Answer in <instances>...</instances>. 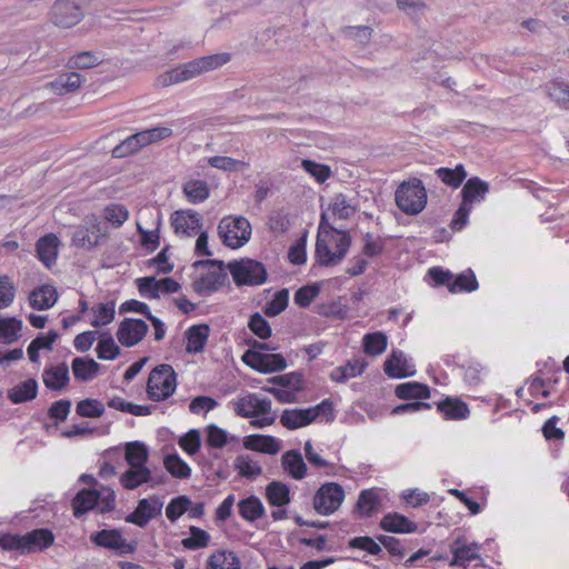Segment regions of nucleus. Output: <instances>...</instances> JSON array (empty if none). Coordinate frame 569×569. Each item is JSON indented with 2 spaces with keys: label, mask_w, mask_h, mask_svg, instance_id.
I'll use <instances>...</instances> for the list:
<instances>
[{
  "label": "nucleus",
  "mask_w": 569,
  "mask_h": 569,
  "mask_svg": "<svg viewBox=\"0 0 569 569\" xmlns=\"http://www.w3.org/2000/svg\"><path fill=\"white\" fill-rule=\"evenodd\" d=\"M351 246V236L346 230L330 226L326 213L321 214L316 242V259L320 266L339 264Z\"/></svg>",
  "instance_id": "f257e3e1"
},
{
  "label": "nucleus",
  "mask_w": 569,
  "mask_h": 569,
  "mask_svg": "<svg viewBox=\"0 0 569 569\" xmlns=\"http://www.w3.org/2000/svg\"><path fill=\"white\" fill-rule=\"evenodd\" d=\"M230 61V54L227 52L201 57L192 61L179 64L178 67L162 73L158 78V83L162 87H169L176 83L191 80L204 72L216 70Z\"/></svg>",
  "instance_id": "f03ea898"
},
{
  "label": "nucleus",
  "mask_w": 569,
  "mask_h": 569,
  "mask_svg": "<svg viewBox=\"0 0 569 569\" xmlns=\"http://www.w3.org/2000/svg\"><path fill=\"white\" fill-rule=\"evenodd\" d=\"M264 350L274 351L277 347L254 341L252 348L243 353L242 361L250 368L263 373L281 371L287 368V361L282 355L267 353Z\"/></svg>",
  "instance_id": "7ed1b4c3"
},
{
  "label": "nucleus",
  "mask_w": 569,
  "mask_h": 569,
  "mask_svg": "<svg viewBox=\"0 0 569 569\" xmlns=\"http://www.w3.org/2000/svg\"><path fill=\"white\" fill-rule=\"evenodd\" d=\"M397 207L406 214H418L427 204V191L422 181L411 178L399 184L395 193Z\"/></svg>",
  "instance_id": "20e7f679"
},
{
  "label": "nucleus",
  "mask_w": 569,
  "mask_h": 569,
  "mask_svg": "<svg viewBox=\"0 0 569 569\" xmlns=\"http://www.w3.org/2000/svg\"><path fill=\"white\" fill-rule=\"evenodd\" d=\"M218 233L222 243L237 249L244 246L251 237V224L242 216H228L220 220Z\"/></svg>",
  "instance_id": "39448f33"
},
{
  "label": "nucleus",
  "mask_w": 569,
  "mask_h": 569,
  "mask_svg": "<svg viewBox=\"0 0 569 569\" xmlns=\"http://www.w3.org/2000/svg\"><path fill=\"white\" fill-rule=\"evenodd\" d=\"M177 376L170 365L157 366L149 375L147 393L153 401H161L173 395Z\"/></svg>",
  "instance_id": "423d86ee"
},
{
  "label": "nucleus",
  "mask_w": 569,
  "mask_h": 569,
  "mask_svg": "<svg viewBox=\"0 0 569 569\" xmlns=\"http://www.w3.org/2000/svg\"><path fill=\"white\" fill-rule=\"evenodd\" d=\"M228 269L238 287L260 286L267 280L264 266L252 259L229 262Z\"/></svg>",
  "instance_id": "0eeeda50"
},
{
  "label": "nucleus",
  "mask_w": 569,
  "mask_h": 569,
  "mask_svg": "<svg viewBox=\"0 0 569 569\" xmlns=\"http://www.w3.org/2000/svg\"><path fill=\"white\" fill-rule=\"evenodd\" d=\"M196 267H208V271L201 274L194 282L193 289L201 296H208L219 290L227 280V272L222 261L201 260L194 263Z\"/></svg>",
  "instance_id": "6e6552de"
},
{
  "label": "nucleus",
  "mask_w": 569,
  "mask_h": 569,
  "mask_svg": "<svg viewBox=\"0 0 569 569\" xmlns=\"http://www.w3.org/2000/svg\"><path fill=\"white\" fill-rule=\"evenodd\" d=\"M327 411H332V406L328 400L307 409H286L280 417V422L287 429L293 430L311 423Z\"/></svg>",
  "instance_id": "1a4fd4ad"
},
{
  "label": "nucleus",
  "mask_w": 569,
  "mask_h": 569,
  "mask_svg": "<svg viewBox=\"0 0 569 569\" xmlns=\"http://www.w3.org/2000/svg\"><path fill=\"white\" fill-rule=\"evenodd\" d=\"M345 499V490L337 482H326L313 497V508L322 516L333 513L341 506Z\"/></svg>",
  "instance_id": "9d476101"
},
{
  "label": "nucleus",
  "mask_w": 569,
  "mask_h": 569,
  "mask_svg": "<svg viewBox=\"0 0 569 569\" xmlns=\"http://www.w3.org/2000/svg\"><path fill=\"white\" fill-rule=\"evenodd\" d=\"M163 502L158 496H151L138 501L134 511L126 517V521L144 528L153 518L161 516Z\"/></svg>",
  "instance_id": "9b49d317"
},
{
  "label": "nucleus",
  "mask_w": 569,
  "mask_h": 569,
  "mask_svg": "<svg viewBox=\"0 0 569 569\" xmlns=\"http://www.w3.org/2000/svg\"><path fill=\"white\" fill-rule=\"evenodd\" d=\"M234 412L243 418H257L271 412V401L249 393L232 401Z\"/></svg>",
  "instance_id": "f8f14e48"
},
{
  "label": "nucleus",
  "mask_w": 569,
  "mask_h": 569,
  "mask_svg": "<svg viewBox=\"0 0 569 569\" xmlns=\"http://www.w3.org/2000/svg\"><path fill=\"white\" fill-rule=\"evenodd\" d=\"M90 540L106 549L114 550L119 555L132 553L134 546L127 542L121 532L117 529H103L90 536Z\"/></svg>",
  "instance_id": "ddd939ff"
},
{
  "label": "nucleus",
  "mask_w": 569,
  "mask_h": 569,
  "mask_svg": "<svg viewBox=\"0 0 569 569\" xmlns=\"http://www.w3.org/2000/svg\"><path fill=\"white\" fill-rule=\"evenodd\" d=\"M52 21L61 28H71L83 17L81 9L70 0H57L51 8Z\"/></svg>",
  "instance_id": "4468645a"
},
{
  "label": "nucleus",
  "mask_w": 569,
  "mask_h": 569,
  "mask_svg": "<svg viewBox=\"0 0 569 569\" xmlns=\"http://www.w3.org/2000/svg\"><path fill=\"white\" fill-rule=\"evenodd\" d=\"M171 226L181 237H194L202 226L201 217L193 210H178L171 214Z\"/></svg>",
  "instance_id": "2eb2a0df"
},
{
  "label": "nucleus",
  "mask_w": 569,
  "mask_h": 569,
  "mask_svg": "<svg viewBox=\"0 0 569 569\" xmlns=\"http://www.w3.org/2000/svg\"><path fill=\"white\" fill-rule=\"evenodd\" d=\"M148 329L143 320L128 318L119 325L117 338L122 346L133 347L146 337Z\"/></svg>",
  "instance_id": "dca6fc26"
},
{
  "label": "nucleus",
  "mask_w": 569,
  "mask_h": 569,
  "mask_svg": "<svg viewBox=\"0 0 569 569\" xmlns=\"http://www.w3.org/2000/svg\"><path fill=\"white\" fill-rule=\"evenodd\" d=\"M479 546L476 542L469 543L462 536H458L450 545L453 559L451 566H463L479 557Z\"/></svg>",
  "instance_id": "f3484780"
},
{
  "label": "nucleus",
  "mask_w": 569,
  "mask_h": 569,
  "mask_svg": "<svg viewBox=\"0 0 569 569\" xmlns=\"http://www.w3.org/2000/svg\"><path fill=\"white\" fill-rule=\"evenodd\" d=\"M161 480H153L151 470L148 467H129L121 477L120 483L128 490H133L143 483H151V487L159 485Z\"/></svg>",
  "instance_id": "a211bd4d"
},
{
  "label": "nucleus",
  "mask_w": 569,
  "mask_h": 569,
  "mask_svg": "<svg viewBox=\"0 0 569 569\" xmlns=\"http://www.w3.org/2000/svg\"><path fill=\"white\" fill-rule=\"evenodd\" d=\"M60 241L53 233L41 237L36 244L39 260L47 267L51 268L58 258V247Z\"/></svg>",
  "instance_id": "6ab92c4d"
},
{
  "label": "nucleus",
  "mask_w": 569,
  "mask_h": 569,
  "mask_svg": "<svg viewBox=\"0 0 569 569\" xmlns=\"http://www.w3.org/2000/svg\"><path fill=\"white\" fill-rule=\"evenodd\" d=\"M103 236L100 223L93 221L90 226H81L74 231L72 243L79 248H94Z\"/></svg>",
  "instance_id": "aec40b11"
},
{
  "label": "nucleus",
  "mask_w": 569,
  "mask_h": 569,
  "mask_svg": "<svg viewBox=\"0 0 569 569\" xmlns=\"http://www.w3.org/2000/svg\"><path fill=\"white\" fill-rule=\"evenodd\" d=\"M385 371L391 378H406L415 375L413 367L402 351H392L385 362Z\"/></svg>",
  "instance_id": "412c9836"
},
{
  "label": "nucleus",
  "mask_w": 569,
  "mask_h": 569,
  "mask_svg": "<svg viewBox=\"0 0 569 569\" xmlns=\"http://www.w3.org/2000/svg\"><path fill=\"white\" fill-rule=\"evenodd\" d=\"M489 192V184L478 177L470 178L461 190L462 201L472 208L473 203L485 200Z\"/></svg>",
  "instance_id": "4be33fe9"
},
{
  "label": "nucleus",
  "mask_w": 569,
  "mask_h": 569,
  "mask_svg": "<svg viewBox=\"0 0 569 569\" xmlns=\"http://www.w3.org/2000/svg\"><path fill=\"white\" fill-rule=\"evenodd\" d=\"M82 84V77L78 72H68L46 84V88L58 96L74 92Z\"/></svg>",
  "instance_id": "5701e85b"
},
{
  "label": "nucleus",
  "mask_w": 569,
  "mask_h": 569,
  "mask_svg": "<svg viewBox=\"0 0 569 569\" xmlns=\"http://www.w3.org/2000/svg\"><path fill=\"white\" fill-rule=\"evenodd\" d=\"M44 386L50 390H61L69 381V369L66 363L46 368L42 373Z\"/></svg>",
  "instance_id": "b1692460"
},
{
  "label": "nucleus",
  "mask_w": 569,
  "mask_h": 569,
  "mask_svg": "<svg viewBox=\"0 0 569 569\" xmlns=\"http://www.w3.org/2000/svg\"><path fill=\"white\" fill-rule=\"evenodd\" d=\"M243 447L248 450L276 455L280 450L279 442L272 436L250 435L243 438Z\"/></svg>",
  "instance_id": "393cba45"
},
{
  "label": "nucleus",
  "mask_w": 569,
  "mask_h": 569,
  "mask_svg": "<svg viewBox=\"0 0 569 569\" xmlns=\"http://www.w3.org/2000/svg\"><path fill=\"white\" fill-rule=\"evenodd\" d=\"M99 502V490L82 489L71 501L73 516L80 518L82 515L94 509Z\"/></svg>",
  "instance_id": "a878e982"
},
{
  "label": "nucleus",
  "mask_w": 569,
  "mask_h": 569,
  "mask_svg": "<svg viewBox=\"0 0 569 569\" xmlns=\"http://www.w3.org/2000/svg\"><path fill=\"white\" fill-rule=\"evenodd\" d=\"M58 299V293L54 287L44 284L29 295V303L36 310H47L51 308Z\"/></svg>",
  "instance_id": "bb28decb"
},
{
  "label": "nucleus",
  "mask_w": 569,
  "mask_h": 569,
  "mask_svg": "<svg viewBox=\"0 0 569 569\" xmlns=\"http://www.w3.org/2000/svg\"><path fill=\"white\" fill-rule=\"evenodd\" d=\"M380 527L386 531L397 533H411L418 529L415 522L397 512L386 515L380 521Z\"/></svg>",
  "instance_id": "cd10ccee"
},
{
  "label": "nucleus",
  "mask_w": 569,
  "mask_h": 569,
  "mask_svg": "<svg viewBox=\"0 0 569 569\" xmlns=\"http://www.w3.org/2000/svg\"><path fill=\"white\" fill-rule=\"evenodd\" d=\"M281 466L293 479L301 480L306 477L307 466L298 450L284 452L281 457Z\"/></svg>",
  "instance_id": "c85d7f7f"
},
{
  "label": "nucleus",
  "mask_w": 569,
  "mask_h": 569,
  "mask_svg": "<svg viewBox=\"0 0 569 569\" xmlns=\"http://www.w3.org/2000/svg\"><path fill=\"white\" fill-rule=\"evenodd\" d=\"M38 393V383L34 379H27L23 382L8 390V398L13 403H22L33 400Z\"/></svg>",
  "instance_id": "c756f323"
},
{
  "label": "nucleus",
  "mask_w": 569,
  "mask_h": 569,
  "mask_svg": "<svg viewBox=\"0 0 569 569\" xmlns=\"http://www.w3.org/2000/svg\"><path fill=\"white\" fill-rule=\"evenodd\" d=\"M210 328L208 325H194L187 331V351L201 352L208 340Z\"/></svg>",
  "instance_id": "7c9ffc66"
},
{
  "label": "nucleus",
  "mask_w": 569,
  "mask_h": 569,
  "mask_svg": "<svg viewBox=\"0 0 569 569\" xmlns=\"http://www.w3.org/2000/svg\"><path fill=\"white\" fill-rule=\"evenodd\" d=\"M330 210L335 218L349 219L357 211V202L355 198H348L343 193H338L332 199Z\"/></svg>",
  "instance_id": "2f4dec72"
},
{
  "label": "nucleus",
  "mask_w": 569,
  "mask_h": 569,
  "mask_svg": "<svg viewBox=\"0 0 569 569\" xmlns=\"http://www.w3.org/2000/svg\"><path fill=\"white\" fill-rule=\"evenodd\" d=\"M148 458L149 451L144 443L133 441L126 445L124 459L129 467H147Z\"/></svg>",
  "instance_id": "473e14b6"
},
{
  "label": "nucleus",
  "mask_w": 569,
  "mask_h": 569,
  "mask_svg": "<svg viewBox=\"0 0 569 569\" xmlns=\"http://www.w3.org/2000/svg\"><path fill=\"white\" fill-rule=\"evenodd\" d=\"M71 367L74 378L80 381L93 379L100 368L93 359L82 357L74 358Z\"/></svg>",
  "instance_id": "72a5a7b5"
},
{
  "label": "nucleus",
  "mask_w": 569,
  "mask_h": 569,
  "mask_svg": "<svg viewBox=\"0 0 569 569\" xmlns=\"http://www.w3.org/2000/svg\"><path fill=\"white\" fill-rule=\"evenodd\" d=\"M22 321L14 318H0V340L10 345L21 337Z\"/></svg>",
  "instance_id": "f704fd0d"
},
{
  "label": "nucleus",
  "mask_w": 569,
  "mask_h": 569,
  "mask_svg": "<svg viewBox=\"0 0 569 569\" xmlns=\"http://www.w3.org/2000/svg\"><path fill=\"white\" fill-rule=\"evenodd\" d=\"M268 502L272 506L282 507L290 502V489L280 481H272L266 488Z\"/></svg>",
  "instance_id": "c9c22d12"
},
{
  "label": "nucleus",
  "mask_w": 569,
  "mask_h": 569,
  "mask_svg": "<svg viewBox=\"0 0 569 569\" xmlns=\"http://www.w3.org/2000/svg\"><path fill=\"white\" fill-rule=\"evenodd\" d=\"M438 409L447 419H466L470 412L463 401L452 398L439 402Z\"/></svg>",
  "instance_id": "e433bc0d"
},
{
  "label": "nucleus",
  "mask_w": 569,
  "mask_h": 569,
  "mask_svg": "<svg viewBox=\"0 0 569 569\" xmlns=\"http://www.w3.org/2000/svg\"><path fill=\"white\" fill-rule=\"evenodd\" d=\"M26 550L27 552L39 548H48L54 541L52 532L48 529H37L24 535Z\"/></svg>",
  "instance_id": "4c0bfd02"
},
{
  "label": "nucleus",
  "mask_w": 569,
  "mask_h": 569,
  "mask_svg": "<svg viewBox=\"0 0 569 569\" xmlns=\"http://www.w3.org/2000/svg\"><path fill=\"white\" fill-rule=\"evenodd\" d=\"M238 508L240 516L248 521L259 519L264 512L262 502L256 496H250L239 501Z\"/></svg>",
  "instance_id": "58836bf2"
},
{
  "label": "nucleus",
  "mask_w": 569,
  "mask_h": 569,
  "mask_svg": "<svg viewBox=\"0 0 569 569\" xmlns=\"http://www.w3.org/2000/svg\"><path fill=\"white\" fill-rule=\"evenodd\" d=\"M183 193L191 203H200L209 198L208 183L202 180H190L183 184Z\"/></svg>",
  "instance_id": "ea45409f"
},
{
  "label": "nucleus",
  "mask_w": 569,
  "mask_h": 569,
  "mask_svg": "<svg viewBox=\"0 0 569 569\" xmlns=\"http://www.w3.org/2000/svg\"><path fill=\"white\" fill-rule=\"evenodd\" d=\"M547 96L560 108L569 110V83L552 81L546 87Z\"/></svg>",
  "instance_id": "a19ab883"
},
{
  "label": "nucleus",
  "mask_w": 569,
  "mask_h": 569,
  "mask_svg": "<svg viewBox=\"0 0 569 569\" xmlns=\"http://www.w3.org/2000/svg\"><path fill=\"white\" fill-rule=\"evenodd\" d=\"M395 393L399 399H427L430 396L429 388L418 382L398 385Z\"/></svg>",
  "instance_id": "79ce46f5"
},
{
  "label": "nucleus",
  "mask_w": 569,
  "mask_h": 569,
  "mask_svg": "<svg viewBox=\"0 0 569 569\" xmlns=\"http://www.w3.org/2000/svg\"><path fill=\"white\" fill-rule=\"evenodd\" d=\"M208 569H240V561L232 551H218L210 556Z\"/></svg>",
  "instance_id": "37998d69"
},
{
  "label": "nucleus",
  "mask_w": 569,
  "mask_h": 569,
  "mask_svg": "<svg viewBox=\"0 0 569 569\" xmlns=\"http://www.w3.org/2000/svg\"><path fill=\"white\" fill-rule=\"evenodd\" d=\"M380 506L379 495L375 489L363 490L358 499L357 509L365 517H370Z\"/></svg>",
  "instance_id": "c03bdc74"
},
{
  "label": "nucleus",
  "mask_w": 569,
  "mask_h": 569,
  "mask_svg": "<svg viewBox=\"0 0 569 569\" xmlns=\"http://www.w3.org/2000/svg\"><path fill=\"white\" fill-rule=\"evenodd\" d=\"M93 319L91 320L92 327H102L113 321L116 309L114 302L98 303L91 308Z\"/></svg>",
  "instance_id": "a18cd8bd"
},
{
  "label": "nucleus",
  "mask_w": 569,
  "mask_h": 569,
  "mask_svg": "<svg viewBox=\"0 0 569 569\" xmlns=\"http://www.w3.org/2000/svg\"><path fill=\"white\" fill-rule=\"evenodd\" d=\"M437 177L447 186L458 188L467 177V172L462 164L456 168H439L436 170Z\"/></svg>",
  "instance_id": "49530a36"
},
{
  "label": "nucleus",
  "mask_w": 569,
  "mask_h": 569,
  "mask_svg": "<svg viewBox=\"0 0 569 569\" xmlns=\"http://www.w3.org/2000/svg\"><path fill=\"white\" fill-rule=\"evenodd\" d=\"M477 288L478 281L475 273L470 269L461 272L451 283H448V289L452 293L461 291L471 292L477 290Z\"/></svg>",
  "instance_id": "de8ad7c7"
},
{
  "label": "nucleus",
  "mask_w": 569,
  "mask_h": 569,
  "mask_svg": "<svg viewBox=\"0 0 569 569\" xmlns=\"http://www.w3.org/2000/svg\"><path fill=\"white\" fill-rule=\"evenodd\" d=\"M387 348V336L380 331L363 337V351L369 356H379Z\"/></svg>",
  "instance_id": "09e8293b"
},
{
  "label": "nucleus",
  "mask_w": 569,
  "mask_h": 569,
  "mask_svg": "<svg viewBox=\"0 0 569 569\" xmlns=\"http://www.w3.org/2000/svg\"><path fill=\"white\" fill-rule=\"evenodd\" d=\"M206 433H207V443L213 448H222L229 442V440H231V441L237 440V437H234V436L229 437L228 432L224 429H222L213 423H211L207 427Z\"/></svg>",
  "instance_id": "8fccbe9b"
},
{
  "label": "nucleus",
  "mask_w": 569,
  "mask_h": 569,
  "mask_svg": "<svg viewBox=\"0 0 569 569\" xmlns=\"http://www.w3.org/2000/svg\"><path fill=\"white\" fill-rule=\"evenodd\" d=\"M190 537L182 539L181 545L190 550H197L200 548H204L208 546L210 536L207 531L191 526L190 527Z\"/></svg>",
  "instance_id": "3c124183"
},
{
  "label": "nucleus",
  "mask_w": 569,
  "mask_h": 569,
  "mask_svg": "<svg viewBox=\"0 0 569 569\" xmlns=\"http://www.w3.org/2000/svg\"><path fill=\"white\" fill-rule=\"evenodd\" d=\"M164 467L176 478L186 479L191 473L190 467L178 455H168Z\"/></svg>",
  "instance_id": "603ef678"
},
{
  "label": "nucleus",
  "mask_w": 569,
  "mask_h": 569,
  "mask_svg": "<svg viewBox=\"0 0 569 569\" xmlns=\"http://www.w3.org/2000/svg\"><path fill=\"white\" fill-rule=\"evenodd\" d=\"M234 468L239 475L246 478H253L262 472V468L257 461L250 459L249 456H238L234 460Z\"/></svg>",
  "instance_id": "864d4df0"
},
{
  "label": "nucleus",
  "mask_w": 569,
  "mask_h": 569,
  "mask_svg": "<svg viewBox=\"0 0 569 569\" xmlns=\"http://www.w3.org/2000/svg\"><path fill=\"white\" fill-rule=\"evenodd\" d=\"M192 505L187 496L173 498L166 508V515L171 522H176Z\"/></svg>",
  "instance_id": "5fc2aeb1"
},
{
  "label": "nucleus",
  "mask_w": 569,
  "mask_h": 569,
  "mask_svg": "<svg viewBox=\"0 0 569 569\" xmlns=\"http://www.w3.org/2000/svg\"><path fill=\"white\" fill-rule=\"evenodd\" d=\"M77 413L86 418H98L104 412V406L97 399H84L77 403Z\"/></svg>",
  "instance_id": "6e6d98bb"
},
{
  "label": "nucleus",
  "mask_w": 569,
  "mask_h": 569,
  "mask_svg": "<svg viewBox=\"0 0 569 569\" xmlns=\"http://www.w3.org/2000/svg\"><path fill=\"white\" fill-rule=\"evenodd\" d=\"M289 302V292L287 289L279 290L271 301H269L264 307V315L268 317H276L281 313L287 307Z\"/></svg>",
  "instance_id": "4d7b16f0"
},
{
  "label": "nucleus",
  "mask_w": 569,
  "mask_h": 569,
  "mask_svg": "<svg viewBox=\"0 0 569 569\" xmlns=\"http://www.w3.org/2000/svg\"><path fill=\"white\" fill-rule=\"evenodd\" d=\"M98 358L102 360H113L119 353L120 349L116 345L113 338L108 336H102L97 346Z\"/></svg>",
  "instance_id": "13d9d810"
},
{
  "label": "nucleus",
  "mask_w": 569,
  "mask_h": 569,
  "mask_svg": "<svg viewBox=\"0 0 569 569\" xmlns=\"http://www.w3.org/2000/svg\"><path fill=\"white\" fill-rule=\"evenodd\" d=\"M301 167L312 176L317 182H325L331 176V169L327 164L318 163L316 161L305 159L301 162Z\"/></svg>",
  "instance_id": "bf43d9fd"
},
{
  "label": "nucleus",
  "mask_w": 569,
  "mask_h": 569,
  "mask_svg": "<svg viewBox=\"0 0 569 569\" xmlns=\"http://www.w3.org/2000/svg\"><path fill=\"white\" fill-rule=\"evenodd\" d=\"M101 63V59L91 51H82L74 54L70 60L69 64L72 68L78 69H90Z\"/></svg>",
  "instance_id": "052dcab7"
},
{
  "label": "nucleus",
  "mask_w": 569,
  "mask_h": 569,
  "mask_svg": "<svg viewBox=\"0 0 569 569\" xmlns=\"http://www.w3.org/2000/svg\"><path fill=\"white\" fill-rule=\"evenodd\" d=\"M16 296V287L9 276H0V309L9 307Z\"/></svg>",
  "instance_id": "680f3d73"
},
{
  "label": "nucleus",
  "mask_w": 569,
  "mask_h": 569,
  "mask_svg": "<svg viewBox=\"0 0 569 569\" xmlns=\"http://www.w3.org/2000/svg\"><path fill=\"white\" fill-rule=\"evenodd\" d=\"M248 327L260 339L269 338L272 332L269 322L259 312L250 317Z\"/></svg>",
  "instance_id": "e2e57ef3"
},
{
  "label": "nucleus",
  "mask_w": 569,
  "mask_h": 569,
  "mask_svg": "<svg viewBox=\"0 0 569 569\" xmlns=\"http://www.w3.org/2000/svg\"><path fill=\"white\" fill-rule=\"evenodd\" d=\"M137 287L140 295L147 299H158L160 297L159 282L154 277L137 279Z\"/></svg>",
  "instance_id": "0e129e2a"
},
{
  "label": "nucleus",
  "mask_w": 569,
  "mask_h": 569,
  "mask_svg": "<svg viewBox=\"0 0 569 569\" xmlns=\"http://www.w3.org/2000/svg\"><path fill=\"white\" fill-rule=\"evenodd\" d=\"M208 163L212 168H217L223 171H237L239 167H248V163L246 162L224 156L210 157L208 159Z\"/></svg>",
  "instance_id": "69168bd1"
},
{
  "label": "nucleus",
  "mask_w": 569,
  "mask_h": 569,
  "mask_svg": "<svg viewBox=\"0 0 569 569\" xmlns=\"http://www.w3.org/2000/svg\"><path fill=\"white\" fill-rule=\"evenodd\" d=\"M0 548L8 551L18 550L24 553L27 552L24 536L1 533Z\"/></svg>",
  "instance_id": "338daca9"
},
{
  "label": "nucleus",
  "mask_w": 569,
  "mask_h": 569,
  "mask_svg": "<svg viewBox=\"0 0 569 569\" xmlns=\"http://www.w3.org/2000/svg\"><path fill=\"white\" fill-rule=\"evenodd\" d=\"M129 213L126 208L118 204H112L106 208L104 218L114 227H120L128 219Z\"/></svg>",
  "instance_id": "774afa93"
}]
</instances>
